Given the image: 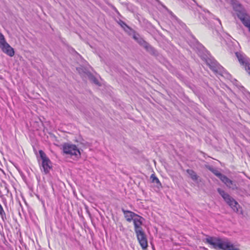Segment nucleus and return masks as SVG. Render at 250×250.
I'll list each match as a JSON object with an SVG mask.
<instances>
[{
  "mask_svg": "<svg viewBox=\"0 0 250 250\" xmlns=\"http://www.w3.org/2000/svg\"><path fill=\"white\" fill-rule=\"evenodd\" d=\"M217 191L222 196L226 203L230 207V208L235 211H239L240 205L238 202L231 197L228 193L220 188H217Z\"/></svg>",
  "mask_w": 250,
  "mask_h": 250,
  "instance_id": "1",
  "label": "nucleus"
},
{
  "mask_svg": "<svg viewBox=\"0 0 250 250\" xmlns=\"http://www.w3.org/2000/svg\"><path fill=\"white\" fill-rule=\"evenodd\" d=\"M231 3L237 17L242 22L250 17L243 6L236 0H231Z\"/></svg>",
  "mask_w": 250,
  "mask_h": 250,
  "instance_id": "2",
  "label": "nucleus"
},
{
  "mask_svg": "<svg viewBox=\"0 0 250 250\" xmlns=\"http://www.w3.org/2000/svg\"><path fill=\"white\" fill-rule=\"evenodd\" d=\"M62 150L63 153L71 157L74 156L76 158H78L81 155L79 149L76 145L73 144L64 143L62 145Z\"/></svg>",
  "mask_w": 250,
  "mask_h": 250,
  "instance_id": "3",
  "label": "nucleus"
},
{
  "mask_svg": "<svg viewBox=\"0 0 250 250\" xmlns=\"http://www.w3.org/2000/svg\"><path fill=\"white\" fill-rule=\"evenodd\" d=\"M39 153L42 160V167L43 170L45 174H47L52 168L51 162L43 151L40 150Z\"/></svg>",
  "mask_w": 250,
  "mask_h": 250,
  "instance_id": "4",
  "label": "nucleus"
},
{
  "mask_svg": "<svg viewBox=\"0 0 250 250\" xmlns=\"http://www.w3.org/2000/svg\"><path fill=\"white\" fill-rule=\"evenodd\" d=\"M135 232L136 234L137 239L142 248L143 250L146 249L148 247L146 235L143 229L139 231L138 230V231H136Z\"/></svg>",
  "mask_w": 250,
  "mask_h": 250,
  "instance_id": "5",
  "label": "nucleus"
},
{
  "mask_svg": "<svg viewBox=\"0 0 250 250\" xmlns=\"http://www.w3.org/2000/svg\"><path fill=\"white\" fill-rule=\"evenodd\" d=\"M235 54L240 63L245 67V70L250 75V63L248 61L247 58L240 53L236 52Z\"/></svg>",
  "mask_w": 250,
  "mask_h": 250,
  "instance_id": "6",
  "label": "nucleus"
},
{
  "mask_svg": "<svg viewBox=\"0 0 250 250\" xmlns=\"http://www.w3.org/2000/svg\"><path fill=\"white\" fill-rule=\"evenodd\" d=\"M137 42L142 46L144 47L146 50L150 54L155 55L156 54V51L155 49L152 47L148 43L146 42L142 37L139 38Z\"/></svg>",
  "mask_w": 250,
  "mask_h": 250,
  "instance_id": "7",
  "label": "nucleus"
},
{
  "mask_svg": "<svg viewBox=\"0 0 250 250\" xmlns=\"http://www.w3.org/2000/svg\"><path fill=\"white\" fill-rule=\"evenodd\" d=\"M143 220H144V219L138 214H137V216L133 219L132 221H133L135 232L143 229L142 227Z\"/></svg>",
  "mask_w": 250,
  "mask_h": 250,
  "instance_id": "8",
  "label": "nucleus"
},
{
  "mask_svg": "<svg viewBox=\"0 0 250 250\" xmlns=\"http://www.w3.org/2000/svg\"><path fill=\"white\" fill-rule=\"evenodd\" d=\"M0 48L3 52L10 57H13L15 54L14 49L7 42L0 46Z\"/></svg>",
  "mask_w": 250,
  "mask_h": 250,
  "instance_id": "9",
  "label": "nucleus"
},
{
  "mask_svg": "<svg viewBox=\"0 0 250 250\" xmlns=\"http://www.w3.org/2000/svg\"><path fill=\"white\" fill-rule=\"evenodd\" d=\"M221 181L224 183L227 187L232 189V190H235L238 188L236 182L235 181L231 180L226 175H225L223 179H222Z\"/></svg>",
  "mask_w": 250,
  "mask_h": 250,
  "instance_id": "10",
  "label": "nucleus"
},
{
  "mask_svg": "<svg viewBox=\"0 0 250 250\" xmlns=\"http://www.w3.org/2000/svg\"><path fill=\"white\" fill-rule=\"evenodd\" d=\"M207 62L209 68L216 73L218 72L221 68V66L216 61L209 60L207 61Z\"/></svg>",
  "mask_w": 250,
  "mask_h": 250,
  "instance_id": "11",
  "label": "nucleus"
},
{
  "mask_svg": "<svg viewBox=\"0 0 250 250\" xmlns=\"http://www.w3.org/2000/svg\"><path fill=\"white\" fill-rule=\"evenodd\" d=\"M122 211L124 213L125 217V218L126 221L128 222H130L133 219L135 218L136 216H137V214L134 212L125 210L124 208H122Z\"/></svg>",
  "mask_w": 250,
  "mask_h": 250,
  "instance_id": "12",
  "label": "nucleus"
},
{
  "mask_svg": "<svg viewBox=\"0 0 250 250\" xmlns=\"http://www.w3.org/2000/svg\"><path fill=\"white\" fill-rule=\"evenodd\" d=\"M208 170L211 171L215 176H216L218 178H219L221 181L223 179V177L225 176V175L222 174L221 172L219 171L217 169L213 168L212 167H208Z\"/></svg>",
  "mask_w": 250,
  "mask_h": 250,
  "instance_id": "13",
  "label": "nucleus"
},
{
  "mask_svg": "<svg viewBox=\"0 0 250 250\" xmlns=\"http://www.w3.org/2000/svg\"><path fill=\"white\" fill-rule=\"evenodd\" d=\"M187 172L190 175V178L193 181H196L198 179V176L196 172L192 169H187Z\"/></svg>",
  "mask_w": 250,
  "mask_h": 250,
  "instance_id": "14",
  "label": "nucleus"
},
{
  "mask_svg": "<svg viewBox=\"0 0 250 250\" xmlns=\"http://www.w3.org/2000/svg\"><path fill=\"white\" fill-rule=\"evenodd\" d=\"M152 182L155 183L157 184V186L159 188L161 186V184L159 180L155 176L154 174H152L150 176Z\"/></svg>",
  "mask_w": 250,
  "mask_h": 250,
  "instance_id": "15",
  "label": "nucleus"
},
{
  "mask_svg": "<svg viewBox=\"0 0 250 250\" xmlns=\"http://www.w3.org/2000/svg\"><path fill=\"white\" fill-rule=\"evenodd\" d=\"M124 30L129 36H132L133 33L135 31L129 26H128L127 28H125Z\"/></svg>",
  "mask_w": 250,
  "mask_h": 250,
  "instance_id": "16",
  "label": "nucleus"
},
{
  "mask_svg": "<svg viewBox=\"0 0 250 250\" xmlns=\"http://www.w3.org/2000/svg\"><path fill=\"white\" fill-rule=\"evenodd\" d=\"M117 23L121 26V27L124 30L125 28H127V25L125 22L121 20H119L117 21Z\"/></svg>",
  "mask_w": 250,
  "mask_h": 250,
  "instance_id": "17",
  "label": "nucleus"
},
{
  "mask_svg": "<svg viewBox=\"0 0 250 250\" xmlns=\"http://www.w3.org/2000/svg\"><path fill=\"white\" fill-rule=\"evenodd\" d=\"M242 22L246 27L249 28V30L250 32V17L245 20Z\"/></svg>",
  "mask_w": 250,
  "mask_h": 250,
  "instance_id": "18",
  "label": "nucleus"
},
{
  "mask_svg": "<svg viewBox=\"0 0 250 250\" xmlns=\"http://www.w3.org/2000/svg\"><path fill=\"white\" fill-rule=\"evenodd\" d=\"M6 42L4 36L0 32V46L2 45Z\"/></svg>",
  "mask_w": 250,
  "mask_h": 250,
  "instance_id": "19",
  "label": "nucleus"
},
{
  "mask_svg": "<svg viewBox=\"0 0 250 250\" xmlns=\"http://www.w3.org/2000/svg\"><path fill=\"white\" fill-rule=\"evenodd\" d=\"M133 38L137 42L139 38H140V36L139 34L137 33L135 31L132 35Z\"/></svg>",
  "mask_w": 250,
  "mask_h": 250,
  "instance_id": "20",
  "label": "nucleus"
},
{
  "mask_svg": "<svg viewBox=\"0 0 250 250\" xmlns=\"http://www.w3.org/2000/svg\"><path fill=\"white\" fill-rule=\"evenodd\" d=\"M93 82H94V83H98V80H96V78H94Z\"/></svg>",
  "mask_w": 250,
  "mask_h": 250,
  "instance_id": "21",
  "label": "nucleus"
},
{
  "mask_svg": "<svg viewBox=\"0 0 250 250\" xmlns=\"http://www.w3.org/2000/svg\"><path fill=\"white\" fill-rule=\"evenodd\" d=\"M215 20H216L218 22V23H219L220 25L221 24V21H220V20L219 19L216 18Z\"/></svg>",
  "mask_w": 250,
  "mask_h": 250,
  "instance_id": "22",
  "label": "nucleus"
},
{
  "mask_svg": "<svg viewBox=\"0 0 250 250\" xmlns=\"http://www.w3.org/2000/svg\"><path fill=\"white\" fill-rule=\"evenodd\" d=\"M156 0L157 2H158V3H160V1H159V0Z\"/></svg>",
  "mask_w": 250,
  "mask_h": 250,
  "instance_id": "23",
  "label": "nucleus"
}]
</instances>
